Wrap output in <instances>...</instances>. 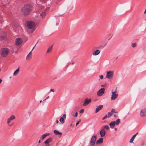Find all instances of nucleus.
<instances>
[{"label":"nucleus","mask_w":146,"mask_h":146,"mask_svg":"<svg viewBox=\"0 0 146 146\" xmlns=\"http://www.w3.org/2000/svg\"><path fill=\"white\" fill-rule=\"evenodd\" d=\"M32 6L29 4L25 5L22 8L21 11L24 15H28L32 11Z\"/></svg>","instance_id":"obj_1"},{"label":"nucleus","mask_w":146,"mask_h":146,"mask_svg":"<svg viewBox=\"0 0 146 146\" xmlns=\"http://www.w3.org/2000/svg\"><path fill=\"white\" fill-rule=\"evenodd\" d=\"M10 52L9 50L7 48H4L1 50V55L3 57H5L9 54Z\"/></svg>","instance_id":"obj_2"},{"label":"nucleus","mask_w":146,"mask_h":146,"mask_svg":"<svg viewBox=\"0 0 146 146\" xmlns=\"http://www.w3.org/2000/svg\"><path fill=\"white\" fill-rule=\"evenodd\" d=\"M25 25L29 29H32L35 26V23L33 21H29L26 22Z\"/></svg>","instance_id":"obj_3"},{"label":"nucleus","mask_w":146,"mask_h":146,"mask_svg":"<svg viewBox=\"0 0 146 146\" xmlns=\"http://www.w3.org/2000/svg\"><path fill=\"white\" fill-rule=\"evenodd\" d=\"M117 88H116L115 91H113L112 90L111 92L112 93V95L111 96V100H114L117 97L118 95L115 94L117 92Z\"/></svg>","instance_id":"obj_4"},{"label":"nucleus","mask_w":146,"mask_h":146,"mask_svg":"<svg viewBox=\"0 0 146 146\" xmlns=\"http://www.w3.org/2000/svg\"><path fill=\"white\" fill-rule=\"evenodd\" d=\"M23 42L22 39L21 38H16L15 40V44L18 46L22 44Z\"/></svg>","instance_id":"obj_5"},{"label":"nucleus","mask_w":146,"mask_h":146,"mask_svg":"<svg viewBox=\"0 0 146 146\" xmlns=\"http://www.w3.org/2000/svg\"><path fill=\"white\" fill-rule=\"evenodd\" d=\"M96 137L95 136H93L91 138L90 140V146H94L96 141Z\"/></svg>","instance_id":"obj_6"},{"label":"nucleus","mask_w":146,"mask_h":146,"mask_svg":"<svg viewBox=\"0 0 146 146\" xmlns=\"http://www.w3.org/2000/svg\"><path fill=\"white\" fill-rule=\"evenodd\" d=\"M105 89L104 88H102L97 92V95L99 96H102L104 93Z\"/></svg>","instance_id":"obj_7"},{"label":"nucleus","mask_w":146,"mask_h":146,"mask_svg":"<svg viewBox=\"0 0 146 146\" xmlns=\"http://www.w3.org/2000/svg\"><path fill=\"white\" fill-rule=\"evenodd\" d=\"M140 115L142 117L146 116V108H144L141 110L140 113Z\"/></svg>","instance_id":"obj_8"},{"label":"nucleus","mask_w":146,"mask_h":146,"mask_svg":"<svg viewBox=\"0 0 146 146\" xmlns=\"http://www.w3.org/2000/svg\"><path fill=\"white\" fill-rule=\"evenodd\" d=\"M113 72L111 71L108 72L106 75V78L110 79L113 77Z\"/></svg>","instance_id":"obj_9"},{"label":"nucleus","mask_w":146,"mask_h":146,"mask_svg":"<svg viewBox=\"0 0 146 146\" xmlns=\"http://www.w3.org/2000/svg\"><path fill=\"white\" fill-rule=\"evenodd\" d=\"M91 99H90L89 100L87 99H86L84 102L83 104L84 106H86L88 105L91 102Z\"/></svg>","instance_id":"obj_10"},{"label":"nucleus","mask_w":146,"mask_h":146,"mask_svg":"<svg viewBox=\"0 0 146 146\" xmlns=\"http://www.w3.org/2000/svg\"><path fill=\"white\" fill-rule=\"evenodd\" d=\"M66 114L64 113L63 114L62 117H61L60 119V121L61 123H63L64 122V120L66 119Z\"/></svg>","instance_id":"obj_11"},{"label":"nucleus","mask_w":146,"mask_h":146,"mask_svg":"<svg viewBox=\"0 0 146 146\" xmlns=\"http://www.w3.org/2000/svg\"><path fill=\"white\" fill-rule=\"evenodd\" d=\"M112 113H111L109 112L108 113V114L106 115L105 117L102 119V120H104L107 118H109L111 117L113 115Z\"/></svg>","instance_id":"obj_12"},{"label":"nucleus","mask_w":146,"mask_h":146,"mask_svg":"<svg viewBox=\"0 0 146 146\" xmlns=\"http://www.w3.org/2000/svg\"><path fill=\"white\" fill-rule=\"evenodd\" d=\"M0 37L2 39H5L6 37L5 33L3 32H2L0 34Z\"/></svg>","instance_id":"obj_13"},{"label":"nucleus","mask_w":146,"mask_h":146,"mask_svg":"<svg viewBox=\"0 0 146 146\" xmlns=\"http://www.w3.org/2000/svg\"><path fill=\"white\" fill-rule=\"evenodd\" d=\"M15 119V117L13 115H11L10 117L8 119L7 121V123L8 124H9V123L11 122V121L12 120H13Z\"/></svg>","instance_id":"obj_14"},{"label":"nucleus","mask_w":146,"mask_h":146,"mask_svg":"<svg viewBox=\"0 0 146 146\" xmlns=\"http://www.w3.org/2000/svg\"><path fill=\"white\" fill-rule=\"evenodd\" d=\"M50 134L49 133H46L43 134L41 136L40 139L42 140H43L44 139V138L46 136L49 135Z\"/></svg>","instance_id":"obj_15"},{"label":"nucleus","mask_w":146,"mask_h":146,"mask_svg":"<svg viewBox=\"0 0 146 146\" xmlns=\"http://www.w3.org/2000/svg\"><path fill=\"white\" fill-rule=\"evenodd\" d=\"M105 130L103 129L101 130L100 131V134L101 137L104 136L106 134Z\"/></svg>","instance_id":"obj_16"},{"label":"nucleus","mask_w":146,"mask_h":146,"mask_svg":"<svg viewBox=\"0 0 146 146\" xmlns=\"http://www.w3.org/2000/svg\"><path fill=\"white\" fill-rule=\"evenodd\" d=\"M103 107V105H101L98 106V108L96 109L95 112L96 113H97L99 111L102 109Z\"/></svg>","instance_id":"obj_17"},{"label":"nucleus","mask_w":146,"mask_h":146,"mask_svg":"<svg viewBox=\"0 0 146 146\" xmlns=\"http://www.w3.org/2000/svg\"><path fill=\"white\" fill-rule=\"evenodd\" d=\"M100 53V51L99 50H97L96 51L93 52L92 54L93 55H97Z\"/></svg>","instance_id":"obj_18"},{"label":"nucleus","mask_w":146,"mask_h":146,"mask_svg":"<svg viewBox=\"0 0 146 146\" xmlns=\"http://www.w3.org/2000/svg\"><path fill=\"white\" fill-rule=\"evenodd\" d=\"M115 124V121H111L109 124L110 127L112 128H113L114 127Z\"/></svg>","instance_id":"obj_19"},{"label":"nucleus","mask_w":146,"mask_h":146,"mask_svg":"<svg viewBox=\"0 0 146 146\" xmlns=\"http://www.w3.org/2000/svg\"><path fill=\"white\" fill-rule=\"evenodd\" d=\"M138 132L137 133L135 134L132 137L131 139H130V142L131 143H133V141L136 135L138 134Z\"/></svg>","instance_id":"obj_20"},{"label":"nucleus","mask_w":146,"mask_h":146,"mask_svg":"<svg viewBox=\"0 0 146 146\" xmlns=\"http://www.w3.org/2000/svg\"><path fill=\"white\" fill-rule=\"evenodd\" d=\"M103 142V139L102 138H100L96 142L97 144H101Z\"/></svg>","instance_id":"obj_21"},{"label":"nucleus","mask_w":146,"mask_h":146,"mask_svg":"<svg viewBox=\"0 0 146 146\" xmlns=\"http://www.w3.org/2000/svg\"><path fill=\"white\" fill-rule=\"evenodd\" d=\"M52 140V138L50 137L48 139H47L46 141H44L45 143H49L50 142H51Z\"/></svg>","instance_id":"obj_22"},{"label":"nucleus","mask_w":146,"mask_h":146,"mask_svg":"<svg viewBox=\"0 0 146 146\" xmlns=\"http://www.w3.org/2000/svg\"><path fill=\"white\" fill-rule=\"evenodd\" d=\"M19 71V67L14 72L13 75L14 76H15L17 75L18 74Z\"/></svg>","instance_id":"obj_23"},{"label":"nucleus","mask_w":146,"mask_h":146,"mask_svg":"<svg viewBox=\"0 0 146 146\" xmlns=\"http://www.w3.org/2000/svg\"><path fill=\"white\" fill-rule=\"evenodd\" d=\"M54 133L56 135L62 134V133H61L56 130H55L54 131Z\"/></svg>","instance_id":"obj_24"},{"label":"nucleus","mask_w":146,"mask_h":146,"mask_svg":"<svg viewBox=\"0 0 146 146\" xmlns=\"http://www.w3.org/2000/svg\"><path fill=\"white\" fill-rule=\"evenodd\" d=\"M32 57V51H31L27 56L26 59H29L30 58Z\"/></svg>","instance_id":"obj_25"},{"label":"nucleus","mask_w":146,"mask_h":146,"mask_svg":"<svg viewBox=\"0 0 146 146\" xmlns=\"http://www.w3.org/2000/svg\"><path fill=\"white\" fill-rule=\"evenodd\" d=\"M52 50V46L49 47L46 51V53H48L51 52Z\"/></svg>","instance_id":"obj_26"},{"label":"nucleus","mask_w":146,"mask_h":146,"mask_svg":"<svg viewBox=\"0 0 146 146\" xmlns=\"http://www.w3.org/2000/svg\"><path fill=\"white\" fill-rule=\"evenodd\" d=\"M120 123V120L119 119H118L115 121V124L117 125H118Z\"/></svg>","instance_id":"obj_27"},{"label":"nucleus","mask_w":146,"mask_h":146,"mask_svg":"<svg viewBox=\"0 0 146 146\" xmlns=\"http://www.w3.org/2000/svg\"><path fill=\"white\" fill-rule=\"evenodd\" d=\"M46 15V13L44 12H43L40 14V16H42V17H45Z\"/></svg>","instance_id":"obj_28"},{"label":"nucleus","mask_w":146,"mask_h":146,"mask_svg":"<svg viewBox=\"0 0 146 146\" xmlns=\"http://www.w3.org/2000/svg\"><path fill=\"white\" fill-rule=\"evenodd\" d=\"M104 128L105 129H106L107 130H108L109 129V127L108 125H105L104 126H103Z\"/></svg>","instance_id":"obj_29"},{"label":"nucleus","mask_w":146,"mask_h":146,"mask_svg":"<svg viewBox=\"0 0 146 146\" xmlns=\"http://www.w3.org/2000/svg\"><path fill=\"white\" fill-rule=\"evenodd\" d=\"M131 46H132V47H133V48H134V47H135L137 46L136 43H132L131 44Z\"/></svg>","instance_id":"obj_30"},{"label":"nucleus","mask_w":146,"mask_h":146,"mask_svg":"<svg viewBox=\"0 0 146 146\" xmlns=\"http://www.w3.org/2000/svg\"><path fill=\"white\" fill-rule=\"evenodd\" d=\"M111 112H114L115 113H117V111H116L114 109H112L111 111Z\"/></svg>","instance_id":"obj_31"},{"label":"nucleus","mask_w":146,"mask_h":146,"mask_svg":"<svg viewBox=\"0 0 146 146\" xmlns=\"http://www.w3.org/2000/svg\"><path fill=\"white\" fill-rule=\"evenodd\" d=\"M84 112V110L83 109H82L80 110V113H83Z\"/></svg>","instance_id":"obj_32"},{"label":"nucleus","mask_w":146,"mask_h":146,"mask_svg":"<svg viewBox=\"0 0 146 146\" xmlns=\"http://www.w3.org/2000/svg\"><path fill=\"white\" fill-rule=\"evenodd\" d=\"M103 75H101L100 76V78L101 79H102L103 78Z\"/></svg>","instance_id":"obj_33"},{"label":"nucleus","mask_w":146,"mask_h":146,"mask_svg":"<svg viewBox=\"0 0 146 146\" xmlns=\"http://www.w3.org/2000/svg\"><path fill=\"white\" fill-rule=\"evenodd\" d=\"M78 115V113L76 112L75 113V115L74 116V117H77Z\"/></svg>","instance_id":"obj_34"},{"label":"nucleus","mask_w":146,"mask_h":146,"mask_svg":"<svg viewBox=\"0 0 146 146\" xmlns=\"http://www.w3.org/2000/svg\"><path fill=\"white\" fill-rule=\"evenodd\" d=\"M50 91L53 92H54V90L53 89H50Z\"/></svg>","instance_id":"obj_35"},{"label":"nucleus","mask_w":146,"mask_h":146,"mask_svg":"<svg viewBox=\"0 0 146 146\" xmlns=\"http://www.w3.org/2000/svg\"><path fill=\"white\" fill-rule=\"evenodd\" d=\"M46 146H49L50 144L49 143H46Z\"/></svg>","instance_id":"obj_36"},{"label":"nucleus","mask_w":146,"mask_h":146,"mask_svg":"<svg viewBox=\"0 0 146 146\" xmlns=\"http://www.w3.org/2000/svg\"><path fill=\"white\" fill-rule=\"evenodd\" d=\"M36 44L35 45V46H34V47H33V49H32V50L31 51H32H32L34 49L35 46H36Z\"/></svg>","instance_id":"obj_37"},{"label":"nucleus","mask_w":146,"mask_h":146,"mask_svg":"<svg viewBox=\"0 0 146 146\" xmlns=\"http://www.w3.org/2000/svg\"><path fill=\"white\" fill-rule=\"evenodd\" d=\"M79 123V121H78L76 123V125H77Z\"/></svg>","instance_id":"obj_38"},{"label":"nucleus","mask_w":146,"mask_h":146,"mask_svg":"<svg viewBox=\"0 0 146 146\" xmlns=\"http://www.w3.org/2000/svg\"><path fill=\"white\" fill-rule=\"evenodd\" d=\"M49 97L48 96V97L47 98H46L44 100V101H45V100H46V99H48L49 98Z\"/></svg>","instance_id":"obj_39"},{"label":"nucleus","mask_w":146,"mask_h":146,"mask_svg":"<svg viewBox=\"0 0 146 146\" xmlns=\"http://www.w3.org/2000/svg\"><path fill=\"white\" fill-rule=\"evenodd\" d=\"M56 123H58L59 121L58 120H56Z\"/></svg>","instance_id":"obj_40"},{"label":"nucleus","mask_w":146,"mask_h":146,"mask_svg":"<svg viewBox=\"0 0 146 146\" xmlns=\"http://www.w3.org/2000/svg\"><path fill=\"white\" fill-rule=\"evenodd\" d=\"M146 13V9H145V11H144V13Z\"/></svg>","instance_id":"obj_41"},{"label":"nucleus","mask_w":146,"mask_h":146,"mask_svg":"<svg viewBox=\"0 0 146 146\" xmlns=\"http://www.w3.org/2000/svg\"><path fill=\"white\" fill-rule=\"evenodd\" d=\"M114 116L115 117H117V116L116 115H114Z\"/></svg>","instance_id":"obj_42"},{"label":"nucleus","mask_w":146,"mask_h":146,"mask_svg":"<svg viewBox=\"0 0 146 146\" xmlns=\"http://www.w3.org/2000/svg\"><path fill=\"white\" fill-rule=\"evenodd\" d=\"M40 142H41L40 140H39V141H38V143H40Z\"/></svg>","instance_id":"obj_43"},{"label":"nucleus","mask_w":146,"mask_h":146,"mask_svg":"<svg viewBox=\"0 0 146 146\" xmlns=\"http://www.w3.org/2000/svg\"><path fill=\"white\" fill-rule=\"evenodd\" d=\"M13 125V124L11 125H9L10 126H12V125Z\"/></svg>","instance_id":"obj_44"},{"label":"nucleus","mask_w":146,"mask_h":146,"mask_svg":"<svg viewBox=\"0 0 146 146\" xmlns=\"http://www.w3.org/2000/svg\"><path fill=\"white\" fill-rule=\"evenodd\" d=\"M2 17L0 16V19H2Z\"/></svg>","instance_id":"obj_45"},{"label":"nucleus","mask_w":146,"mask_h":146,"mask_svg":"<svg viewBox=\"0 0 146 146\" xmlns=\"http://www.w3.org/2000/svg\"><path fill=\"white\" fill-rule=\"evenodd\" d=\"M115 130H117V128H115Z\"/></svg>","instance_id":"obj_46"},{"label":"nucleus","mask_w":146,"mask_h":146,"mask_svg":"<svg viewBox=\"0 0 146 146\" xmlns=\"http://www.w3.org/2000/svg\"><path fill=\"white\" fill-rule=\"evenodd\" d=\"M38 42V41L36 42V44Z\"/></svg>","instance_id":"obj_47"},{"label":"nucleus","mask_w":146,"mask_h":146,"mask_svg":"<svg viewBox=\"0 0 146 146\" xmlns=\"http://www.w3.org/2000/svg\"><path fill=\"white\" fill-rule=\"evenodd\" d=\"M41 102H42V101H40V103H41Z\"/></svg>","instance_id":"obj_48"},{"label":"nucleus","mask_w":146,"mask_h":146,"mask_svg":"<svg viewBox=\"0 0 146 146\" xmlns=\"http://www.w3.org/2000/svg\"><path fill=\"white\" fill-rule=\"evenodd\" d=\"M74 63V62H72V64H73Z\"/></svg>","instance_id":"obj_49"}]
</instances>
